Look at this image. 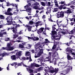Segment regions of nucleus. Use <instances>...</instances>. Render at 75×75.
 <instances>
[{"instance_id": "nucleus-4", "label": "nucleus", "mask_w": 75, "mask_h": 75, "mask_svg": "<svg viewBox=\"0 0 75 75\" xmlns=\"http://www.w3.org/2000/svg\"><path fill=\"white\" fill-rule=\"evenodd\" d=\"M42 53H43V51H41L40 52H39L37 54H35V57L36 58H38V57H40L42 54Z\"/></svg>"}, {"instance_id": "nucleus-61", "label": "nucleus", "mask_w": 75, "mask_h": 75, "mask_svg": "<svg viewBox=\"0 0 75 75\" xmlns=\"http://www.w3.org/2000/svg\"><path fill=\"white\" fill-rule=\"evenodd\" d=\"M52 55V52H49V56H51Z\"/></svg>"}, {"instance_id": "nucleus-23", "label": "nucleus", "mask_w": 75, "mask_h": 75, "mask_svg": "<svg viewBox=\"0 0 75 75\" xmlns=\"http://www.w3.org/2000/svg\"><path fill=\"white\" fill-rule=\"evenodd\" d=\"M74 29H73L71 31H70V33H69V34H72L74 33Z\"/></svg>"}, {"instance_id": "nucleus-5", "label": "nucleus", "mask_w": 75, "mask_h": 75, "mask_svg": "<svg viewBox=\"0 0 75 75\" xmlns=\"http://www.w3.org/2000/svg\"><path fill=\"white\" fill-rule=\"evenodd\" d=\"M13 19L12 18V17L11 18V21L10 20H8L7 21V23H6V25H11V24H13Z\"/></svg>"}, {"instance_id": "nucleus-39", "label": "nucleus", "mask_w": 75, "mask_h": 75, "mask_svg": "<svg viewBox=\"0 0 75 75\" xmlns=\"http://www.w3.org/2000/svg\"><path fill=\"white\" fill-rule=\"evenodd\" d=\"M60 33H61L62 34H66V31H62L60 32Z\"/></svg>"}, {"instance_id": "nucleus-10", "label": "nucleus", "mask_w": 75, "mask_h": 75, "mask_svg": "<svg viewBox=\"0 0 75 75\" xmlns=\"http://www.w3.org/2000/svg\"><path fill=\"white\" fill-rule=\"evenodd\" d=\"M67 52H69L70 53L72 52V49L70 47H67L66 49Z\"/></svg>"}, {"instance_id": "nucleus-6", "label": "nucleus", "mask_w": 75, "mask_h": 75, "mask_svg": "<svg viewBox=\"0 0 75 75\" xmlns=\"http://www.w3.org/2000/svg\"><path fill=\"white\" fill-rule=\"evenodd\" d=\"M44 29V28H41L39 29V30H37V33H38V34H40V33H42V31H43Z\"/></svg>"}, {"instance_id": "nucleus-30", "label": "nucleus", "mask_w": 75, "mask_h": 75, "mask_svg": "<svg viewBox=\"0 0 75 75\" xmlns=\"http://www.w3.org/2000/svg\"><path fill=\"white\" fill-rule=\"evenodd\" d=\"M49 68L50 71H51V70H54V68L52 67L51 66H50V68Z\"/></svg>"}, {"instance_id": "nucleus-37", "label": "nucleus", "mask_w": 75, "mask_h": 75, "mask_svg": "<svg viewBox=\"0 0 75 75\" xmlns=\"http://www.w3.org/2000/svg\"><path fill=\"white\" fill-rule=\"evenodd\" d=\"M50 72L51 73L53 74V73H54V72H55V71L54 70H50Z\"/></svg>"}, {"instance_id": "nucleus-41", "label": "nucleus", "mask_w": 75, "mask_h": 75, "mask_svg": "<svg viewBox=\"0 0 75 75\" xmlns=\"http://www.w3.org/2000/svg\"><path fill=\"white\" fill-rule=\"evenodd\" d=\"M64 3H65V1H62L59 3V4H64Z\"/></svg>"}, {"instance_id": "nucleus-26", "label": "nucleus", "mask_w": 75, "mask_h": 75, "mask_svg": "<svg viewBox=\"0 0 75 75\" xmlns=\"http://www.w3.org/2000/svg\"><path fill=\"white\" fill-rule=\"evenodd\" d=\"M0 19H4V18H5L4 17V16L1 15H0Z\"/></svg>"}, {"instance_id": "nucleus-63", "label": "nucleus", "mask_w": 75, "mask_h": 75, "mask_svg": "<svg viewBox=\"0 0 75 75\" xmlns=\"http://www.w3.org/2000/svg\"><path fill=\"white\" fill-rule=\"evenodd\" d=\"M55 5L56 6V7H59V6H58V3H56L55 4Z\"/></svg>"}, {"instance_id": "nucleus-11", "label": "nucleus", "mask_w": 75, "mask_h": 75, "mask_svg": "<svg viewBox=\"0 0 75 75\" xmlns=\"http://www.w3.org/2000/svg\"><path fill=\"white\" fill-rule=\"evenodd\" d=\"M67 58L68 61V60H72V59H73V58L71 57V56L69 54L67 55Z\"/></svg>"}, {"instance_id": "nucleus-16", "label": "nucleus", "mask_w": 75, "mask_h": 75, "mask_svg": "<svg viewBox=\"0 0 75 75\" xmlns=\"http://www.w3.org/2000/svg\"><path fill=\"white\" fill-rule=\"evenodd\" d=\"M52 35H57V32L55 30L52 31Z\"/></svg>"}, {"instance_id": "nucleus-62", "label": "nucleus", "mask_w": 75, "mask_h": 75, "mask_svg": "<svg viewBox=\"0 0 75 75\" xmlns=\"http://www.w3.org/2000/svg\"><path fill=\"white\" fill-rule=\"evenodd\" d=\"M29 61H32V59L31 58V56H29Z\"/></svg>"}, {"instance_id": "nucleus-32", "label": "nucleus", "mask_w": 75, "mask_h": 75, "mask_svg": "<svg viewBox=\"0 0 75 75\" xmlns=\"http://www.w3.org/2000/svg\"><path fill=\"white\" fill-rule=\"evenodd\" d=\"M11 17H12V16H8L7 18H8V19L7 20H11Z\"/></svg>"}, {"instance_id": "nucleus-58", "label": "nucleus", "mask_w": 75, "mask_h": 75, "mask_svg": "<svg viewBox=\"0 0 75 75\" xmlns=\"http://www.w3.org/2000/svg\"><path fill=\"white\" fill-rule=\"evenodd\" d=\"M62 12V13H63V14H64L65 13H67V11H61Z\"/></svg>"}, {"instance_id": "nucleus-38", "label": "nucleus", "mask_w": 75, "mask_h": 75, "mask_svg": "<svg viewBox=\"0 0 75 75\" xmlns=\"http://www.w3.org/2000/svg\"><path fill=\"white\" fill-rule=\"evenodd\" d=\"M59 8L60 10H62V9L63 8H62V7L60 5V6L59 7Z\"/></svg>"}, {"instance_id": "nucleus-8", "label": "nucleus", "mask_w": 75, "mask_h": 75, "mask_svg": "<svg viewBox=\"0 0 75 75\" xmlns=\"http://www.w3.org/2000/svg\"><path fill=\"white\" fill-rule=\"evenodd\" d=\"M22 52L21 51H19L16 52V56H17V57H21V53Z\"/></svg>"}, {"instance_id": "nucleus-35", "label": "nucleus", "mask_w": 75, "mask_h": 75, "mask_svg": "<svg viewBox=\"0 0 75 75\" xmlns=\"http://www.w3.org/2000/svg\"><path fill=\"white\" fill-rule=\"evenodd\" d=\"M17 51H18V50H15L14 51L11 52V53H13L14 54H16V52H17Z\"/></svg>"}, {"instance_id": "nucleus-44", "label": "nucleus", "mask_w": 75, "mask_h": 75, "mask_svg": "<svg viewBox=\"0 0 75 75\" xmlns=\"http://www.w3.org/2000/svg\"><path fill=\"white\" fill-rule=\"evenodd\" d=\"M44 9V7L41 6V8H39V10H43Z\"/></svg>"}, {"instance_id": "nucleus-21", "label": "nucleus", "mask_w": 75, "mask_h": 75, "mask_svg": "<svg viewBox=\"0 0 75 75\" xmlns=\"http://www.w3.org/2000/svg\"><path fill=\"white\" fill-rule=\"evenodd\" d=\"M14 50V47L12 46H9V51H12Z\"/></svg>"}, {"instance_id": "nucleus-19", "label": "nucleus", "mask_w": 75, "mask_h": 75, "mask_svg": "<svg viewBox=\"0 0 75 75\" xmlns=\"http://www.w3.org/2000/svg\"><path fill=\"white\" fill-rule=\"evenodd\" d=\"M33 8H34V9H35V10H39V8L38 7V6H34L33 7Z\"/></svg>"}, {"instance_id": "nucleus-45", "label": "nucleus", "mask_w": 75, "mask_h": 75, "mask_svg": "<svg viewBox=\"0 0 75 75\" xmlns=\"http://www.w3.org/2000/svg\"><path fill=\"white\" fill-rule=\"evenodd\" d=\"M13 28H8V30H13Z\"/></svg>"}, {"instance_id": "nucleus-13", "label": "nucleus", "mask_w": 75, "mask_h": 75, "mask_svg": "<svg viewBox=\"0 0 75 75\" xmlns=\"http://www.w3.org/2000/svg\"><path fill=\"white\" fill-rule=\"evenodd\" d=\"M26 27H28V29L29 31H31V29L32 28V26L26 25Z\"/></svg>"}, {"instance_id": "nucleus-18", "label": "nucleus", "mask_w": 75, "mask_h": 75, "mask_svg": "<svg viewBox=\"0 0 75 75\" xmlns=\"http://www.w3.org/2000/svg\"><path fill=\"white\" fill-rule=\"evenodd\" d=\"M30 54V52H26L25 55H27L26 56H29V57H30L31 54Z\"/></svg>"}, {"instance_id": "nucleus-7", "label": "nucleus", "mask_w": 75, "mask_h": 75, "mask_svg": "<svg viewBox=\"0 0 75 75\" xmlns=\"http://www.w3.org/2000/svg\"><path fill=\"white\" fill-rule=\"evenodd\" d=\"M16 56V55H13L11 56V59H12V60H16V59H18V58H19L20 59H21L20 57H17Z\"/></svg>"}, {"instance_id": "nucleus-42", "label": "nucleus", "mask_w": 75, "mask_h": 75, "mask_svg": "<svg viewBox=\"0 0 75 75\" xmlns=\"http://www.w3.org/2000/svg\"><path fill=\"white\" fill-rule=\"evenodd\" d=\"M28 3V4L26 5V6L27 7H28V6H31V3Z\"/></svg>"}, {"instance_id": "nucleus-28", "label": "nucleus", "mask_w": 75, "mask_h": 75, "mask_svg": "<svg viewBox=\"0 0 75 75\" xmlns=\"http://www.w3.org/2000/svg\"><path fill=\"white\" fill-rule=\"evenodd\" d=\"M26 10H28V11H31V8H30V7H29V6H28Z\"/></svg>"}, {"instance_id": "nucleus-48", "label": "nucleus", "mask_w": 75, "mask_h": 75, "mask_svg": "<svg viewBox=\"0 0 75 75\" xmlns=\"http://www.w3.org/2000/svg\"><path fill=\"white\" fill-rule=\"evenodd\" d=\"M47 10H48V9H49V11H51V8L48 7L47 8Z\"/></svg>"}, {"instance_id": "nucleus-47", "label": "nucleus", "mask_w": 75, "mask_h": 75, "mask_svg": "<svg viewBox=\"0 0 75 75\" xmlns=\"http://www.w3.org/2000/svg\"><path fill=\"white\" fill-rule=\"evenodd\" d=\"M57 60H54V65H56V64H57Z\"/></svg>"}, {"instance_id": "nucleus-17", "label": "nucleus", "mask_w": 75, "mask_h": 75, "mask_svg": "<svg viewBox=\"0 0 75 75\" xmlns=\"http://www.w3.org/2000/svg\"><path fill=\"white\" fill-rule=\"evenodd\" d=\"M54 72H55V73H54V75H55V74H57V72H58V68H55V69H54Z\"/></svg>"}, {"instance_id": "nucleus-59", "label": "nucleus", "mask_w": 75, "mask_h": 75, "mask_svg": "<svg viewBox=\"0 0 75 75\" xmlns=\"http://www.w3.org/2000/svg\"><path fill=\"white\" fill-rule=\"evenodd\" d=\"M46 50L48 51H52V49L50 50L49 49H46Z\"/></svg>"}, {"instance_id": "nucleus-36", "label": "nucleus", "mask_w": 75, "mask_h": 75, "mask_svg": "<svg viewBox=\"0 0 75 75\" xmlns=\"http://www.w3.org/2000/svg\"><path fill=\"white\" fill-rule=\"evenodd\" d=\"M52 31H55V30H56V28L53 26H52Z\"/></svg>"}, {"instance_id": "nucleus-20", "label": "nucleus", "mask_w": 75, "mask_h": 75, "mask_svg": "<svg viewBox=\"0 0 75 75\" xmlns=\"http://www.w3.org/2000/svg\"><path fill=\"white\" fill-rule=\"evenodd\" d=\"M68 42L66 44L67 45V46H68V47H69V44H72V40H71L70 41V42L69 43V44H68Z\"/></svg>"}, {"instance_id": "nucleus-1", "label": "nucleus", "mask_w": 75, "mask_h": 75, "mask_svg": "<svg viewBox=\"0 0 75 75\" xmlns=\"http://www.w3.org/2000/svg\"><path fill=\"white\" fill-rule=\"evenodd\" d=\"M57 18H63L64 17V14L62 13V12H60V13L59 14L58 13H57Z\"/></svg>"}, {"instance_id": "nucleus-12", "label": "nucleus", "mask_w": 75, "mask_h": 75, "mask_svg": "<svg viewBox=\"0 0 75 75\" xmlns=\"http://www.w3.org/2000/svg\"><path fill=\"white\" fill-rule=\"evenodd\" d=\"M10 44L9 43H8L7 44V47H5L6 48V50H7V51H9V49L10 48Z\"/></svg>"}, {"instance_id": "nucleus-46", "label": "nucleus", "mask_w": 75, "mask_h": 75, "mask_svg": "<svg viewBox=\"0 0 75 75\" xmlns=\"http://www.w3.org/2000/svg\"><path fill=\"white\" fill-rule=\"evenodd\" d=\"M29 71H30V73H31L33 72V70L31 69H29Z\"/></svg>"}, {"instance_id": "nucleus-49", "label": "nucleus", "mask_w": 75, "mask_h": 75, "mask_svg": "<svg viewBox=\"0 0 75 75\" xmlns=\"http://www.w3.org/2000/svg\"><path fill=\"white\" fill-rule=\"evenodd\" d=\"M69 68H67V71H66L67 74H68V72H69Z\"/></svg>"}, {"instance_id": "nucleus-55", "label": "nucleus", "mask_w": 75, "mask_h": 75, "mask_svg": "<svg viewBox=\"0 0 75 75\" xmlns=\"http://www.w3.org/2000/svg\"><path fill=\"white\" fill-rule=\"evenodd\" d=\"M49 21H51V22H53V21L51 19L48 18Z\"/></svg>"}, {"instance_id": "nucleus-56", "label": "nucleus", "mask_w": 75, "mask_h": 75, "mask_svg": "<svg viewBox=\"0 0 75 75\" xmlns=\"http://www.w3.org/2000/svg\"><path fill=\"white\" fill-rule=\"evenodd\" d=\"M59 48H60V47H59V46L57 48V49L56 50V52H57V51L59 50Z\"/></svg>"}, {"instance_id": "nucleus-50", "label": "nucleus", "mask_w": 75, "mask_h": 75, "mask_svg": "<svg viewBox=\"0 0 75 75\" xmlns=\"http://www.w3.org/2000/svg\"><path fill=\"white\" fill-rule=\"evenodd\" d=\"M35 66L36 67H39V65H38V64H36L35 63Z\"/></svg>"}, {"instance_id": "nucleus-14", "label": "nucleus", "mask_w": 75, "mask_h": 75, "mask_svg": "<svg viewBox=\"0 0 75 75\" xmlns=\"http://www.w3.org/2000/svg\"><path fill=\"white\" fill-rule=\"evenodd\" d=\"M14 65H15V68H17V67L16 66H17V62H14L12 64H11V66H14Z\"/></svg>"}, {"instance_id": "nucleus-15", "label": "nucleus", "mask_w": 75, "mask_h": 75, "mask_svg": "<svg viewBox=\"0 0 75 75\" xmlns=\"http://www.w3.org/2000/svg\"><path fill=\"white\" fill-rule=\"evenodd\" d=\"M67 14H71V13H72V11L71 10V9L67 10L66 11Z\"/></svg>"}, {"instance_id": "nucleus-51", "label": "nucleus", "mask_w": 75, "mask_h": 75, "mask_svg": "<svg viewBox=\"0 0 75 75\" xmlns=\"http://www.w3.org/2000/svg\"><path fill=\"white\" fill-rule=\"evenodd\" d=\"M52 37L53 39H54L55 38V37H57V36L53 35H52Z\"/></svg>"}, {"instance_id": "nucleus-40", "label": "nucleus", "mask_w": 75, "mask_h": 75, "mask_svg": "<svg viewBox=\"0 0 75 75\" xmlns=\"http://www.w3.org/2000/svg\"><path fill=\"white\" fill-rule=\"evenodd\" d=\"M40 45V42H38V43L36 44L35 45V47H37V46H38Z\"/></svg>"}, {"instance_id": "nucleus-64", "label": "nucleus", "mask_w": 75, "mask_h": 75, "mask_svg": "<svg viewBox=\"0 0 75 75\" xmlns=\"http://www.w3.org/2000/svg\"><path fill=\"white\" fill-rule=\"evenodd\" d=\"M42 18H43V19L45 18V15H43V16H42Z\"/></svg>"}, {"instance_id": "nucleus-33", "label": "nucleus", "mask_w": 75, "mask_h": 75, "mask_svg": "<svg viewBox=\"0 0 75 75\" xmlns=\"http://www.w3.org/2000/svg\"><path fill=\"white\" fill-rule=\"evenodd\" d=\"M23 64V62H21V63H18V66H21V65Z\"/></svg>"}, {"instance_id": "nucleus-31", "label": "nucleus", "mask_w": 75, "mask_h": 75, "mask_svg": "<svg viewBox=\"0 0 75 75\" xmlns=\"http://www.w3.org/2000/svg\"><path fill=\"white\" fill-rule=\"evenodd\" d=\"M36 37L34 36V37H32V40H33L34 41H35Z\"/></svg>"}, {"instance_id": "nucleus-34", "label": "nucleus", "mask_w": 75, "mask_h": 75, "mask_svg": "<svg viewBox=\"0 0 75 75\" xmlns=\"http://www.w3.org/2000/svg\"><path fill=\"white\" fill-rule=\"evenodd\" d=\"M50 4H51V2H48L47 4H46V6H50Z\"/></svg>"}, {"instance_id": "nucleus-3", "label": "nucleus", "mask_w": 75, "mask_h": 75, "mask_svg": "<svg viewBox=\"0 0 75 75\" xmlns=\"http://www.w3.org/2000/svg\"><path fill=\"white\" fill-rule=\"evenodd\" d=\"M13 30L12 31H13V33H15V34H18V33L17 32V25L14 27H13Z\"/></svg>"}, {"instance_id": "nucleus-52", "label": "nucleus", "mask_w": 75, "mask_h": 75, "mask_svg": "<svg viewBox=\"0 0 75 75\" xmlns=\"http://www.w3.org/2000/svg\"><path fill=\"white\" fill-rule=\"evenodd\" d=\"M2 50H6V47H2Z\"/></svg>"}, {"instance_id": "nucleus-53", "label": "nucleus", "mask_w": 75, "mask_h": 75, "mask_svg": "<svg viewBox=\"0 0 75 75\" xmlns=\"http://www.w3.org/2000/svg\"><path fill=\"white\" fill-rule=\"evenodd\" d=\"M22 59H23V60H26V58L25 57H22Z\"/></svg>"}, {"instance_id": "nucleus-27", "label": "nucleus", "mask_w": 75, "mask_h": 75, "mask_svg": "<svg viewBox=\"0 0 75 75\" xmlns=\"http://www.w3.org/2000/svg\"><path fill=\"white\" fill-rule=\"evenodd\" d=\"M29 24H30V25H31L33 24H34V22L32 20L29 21Z\"/></svg>"}, {"instance_id": "nucleus-2", "label": "nucleus", "mask_w": 75, "mask_h": 75, "mask_svg": "<svg viewBox=\"0 0 75 75\" xmlns=\"http://www.w3.org/2000/svg\"><path fill=\"white\" fill-rule=\"evenodd\" d=\"M10 11H11V8H8V11L6 12H5V14H6V15H13V14H12V13H11L10 12Z\"/></svg>"}, {"instance_id": "nucleus-24", "label": "nucleus", "mask_w": 75, "mask_h": 75, "mask_svg": "<svg viewBox=\"0 0 75 75\" xmlns=\"http://www.w3.org/2000/svg\"><path fill=\"white\" fill-rule=\"evenodd\" d=\"M19 47L20 48H24V46L21 44H19Z\"/></svg>"}, {"instance_id": "nucleus-25", "label": "nucleus", "mask_w": 75, "mask_h": 75, "mask_svg": "<svg viewBox=\"0 0 75 75\" xmlns=\"http://www.w3.org/2000/svg\"><path fill=\"white\" fill-rule=\"evenodd\" d=\"M7 54L6 53V52H4L2 53V57H4V56H7Z\"/></svg>"}, {"instance_id": "nucleus-9", "label": "nucleus", "mask_w": 75, "mask_h": 75, "mask_svg": "<svg viewBox=\"0 0 75 75\" xmlns=\"http://www.w3.org/2000/svg\"><path fill=\"white\" fill-rule=\"evenodd\" d=\"M56 45H53V46L52 47V50H55L56 48H57V45H58L59 46V42H56Z\"/></svg>"}, {"instance_id": "nucleus-57", "label": "nucleus", "mask_w": 75, "mask_h": 75, "mask_svg": "<svg viewBox=\"0 0 75 75\" xmlns=\"http://www.w3.org/2000/svg\"><path fill=\"white\" fill-rule=\"evenodd\" d=\"M35 63H32L31 64V66H32V67H33L34 66H35Z\"/></svg>"}, {"instance_id": "nucleus-60", "label": "nucleus", "mask_w": 75, "mask_h": 75, "mask_svg": "<svg viewBox=\"0 0 75 75\" xmlns=\"http://www.w3.org/2000/svg\"><path fill=\"white\" fill-rule=\"evenodd\" d=\"M45 41H47V42H49L48 40V39H45Z\"/></svg>"}, {"instance_id": "nucleus-43", "label": "nucleus", "mask_w": 75, "mask_h": 75, "mask_svg": "<svg viewBox=\"0 0 75 75\" xmlns=\"http://www.w3.org/2000/svg\"><path fill=\"white\" fill-rule=\"evenodd\" d=\"M14 14L15 15H17L18 14V12H14L12 14Z\"/></svg>"}, {"instance_id": "nucleus-22", "label": "nucleus", "mask_w": 75, "mask_h": 75, "mask_svg": "<svg viewBox=\"0 0 75 75\" xmlns=\"http://www.w3.org/2000/svg\"><path fill=\"white\" fill-rule=\"evenodd\" d=\"M60 32H58L57 33V35L56 36V37H61V35H60Z\"/></svg>"}, {"instance_id": "nucleus-29", "label": "nucleus", "mask_w": 75, "mask_h": 75, "mask_svg": "<svg viewBox=\"0 0 75 75\" xmlns=\"http://www.w3.org/2000/svg\"><path fill=\"white\" fill-rule=\"evenodd\" d=\"M41 3L42 6H45V4L43 2H41Z\"/></svg>"}, {"instance_id": "nucleus-54", "label": "nucleus", "mask_w": 75, "mask_h": 75, "mask_svg": "<svg viewBox=\"0 0 75 75\" xmlns=\"http://www.w3.org/2000/svg\"><path fill=\"white\" fill-rule=\"evenodd\" d=\"M39 4V3H37V2H36L34 4V5L35 6H37V5H38Z\"/></svg>"}]
</instances>
